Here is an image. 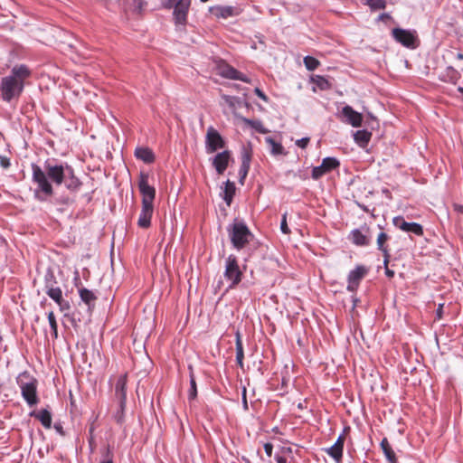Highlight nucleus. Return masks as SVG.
Masks as SVG:
<instances>
[{"mask_svg":"<svg viewBox=\"0 0 463 463\" xmlns=\"http://www.w3.org/2000/svg\"><path fill=\"white\" fill-rule=\"evenodd\" d=\"M57 305L59 306L61 312H64L70 309V304L65 299H61L60 302L57 303Z\"/></svg>","mask_w":463,"mask_h":463,"instance_id":"nucleus-44","label":"nucleus"},{"mask_svg":"<svg viewBox=\"0 0 463 463\" xmlns=\"http://www.w3.org/2000/svg\"><path fill=\"white\" fill-rule=\"evenodd\" d=\"M31 416L34 417L35 419L40 420V422L42 423V425L44 428H47V429L51 428V426H52V414H51V412L48 410L43 409V410H41L39 411H33L31 413Z\"/></svg>","mask_w":463,"mask_h":463,"instance_id":"nucleus-22","label":"nucleus"},{"mask_svg":"<svg viewBox=\"0 0 463 463\" xmlns=\"http://www.w3.org/2000/svg\"><path fill=\"white\" fill-rule=\"evenodd\" d=\"M392 223L395 227L403 232H411L418 236H421L423 234V228L420 223L408 222L402 216L394 217Z\"/></svg>","mask_w":463,"mask_h":463,"instance_id":"nucleus-11","label":"nucleus"},{"mask_svg":"<svg viewBox=\"0 0 463 463\" xmlns=\"http://www.w3.org/2000/svg\"><path fill=\"white\" fill-rule=\"evenodd\" d=\"M350 431V427L349 426H346L344 428L342 433L338 436L336 441L335 442V445H338L340 446L341 448L344 449V444L346 440V436L347 434L349 433Z\"/></svg>","mask_w":463,"mask_h":463,"instance_id":"nucleus-39","label":"nucleus"},{"mask_svg":"<svg viewBox=\"0 0 463 463\" xmlns=\"http://www.w3.org/2000/svg\"><path fill=\"white\" fill-rule=\"evenodd\" d=\"M107 454H108V458L105 459V460L100 461V463H113L112 458L110 457H109V449L107 450Z\"/></svg>","mask_w":463,"mask_h":463,"instance_id":"nucleus-52","label":"nucleus"},{"mask_svg":"<svg viewBox=\"0 0 463 463\" xmlns=\"http://www.w3.org/2000/svg\"><path fill=\"white\" fill-rule=\"evenodd\" d=\"M0 165L3 168H8L10 166V161L7 157L0 156Z\"/></svg>","mask_w":463,"mask_h":463,"instance_id":"nucleus-47","label":"nucleus"},{"mask_svg":"<svg viewBox=\"0 0 463 463\" xmlns=\"http://www.w3.org/2000/svg\"><path fill=\"white\" fill-rule=\"evenodd\" d=\"M190 5L191 1L173 5V18L176 26L184 27L186 25Z\"/></svg>","mask_w":463,"mask_h":463,"instance_id":"nucleus-8","label":"nucleus"},{"mask_svg":"<svg viewBox=\"0 0 463 463\" xmlns=\"http://www.w3.org/2000/svg\"><path fill=\"white\" fill-rule=\"evenodd\" d=\"M342 114L345 118V122L350 124L354 128H358L362 125V114L354 110L352 107L348 105L345 106L342 109Z\"/></svg>","mask_w":463,"mask_h":463,"instance_id":"nucleus-15","label":"nucleus"},{"mask_svg":"<svg viewBox=\"0 0 463 463\" xmlns=\"http://www.w3.org/2000/svg\"><path fill=\"white\" fill-rule=\"evenodd\" d=\"M304 64L308 71H314L319 66L320 62L312 56H306L304 58Z\"/></svg>","mask_w":463,"mask_h":463,"instance_id":"nucleus-36","label":"nucleus"},{"mask_svg":"<svg viewBox=\"0 0 463 463\" xmlns=\"http://www.w3.org/2000/svg\"><path fill=\"white\" fill-rule=\"evenodd\" d=\"M17 383L24 401L29 406H34L39 402L37 396L38 382L35 378L27 373H21L17 378Z\"/></svg>","mask_w":463,"mask_h":463,"instance_id":"nucleus-3","label":"nucleus"},{"mask_svg":"<svg viewBox=\"0 0 463 463\" xmlns=\"http://www.w3.org/2000/svg\"><path fill=\"white\" fill-rule=\"evenodd\" d=\"M135 156L137 159H140L146 164L153 163L155 160V155L148 147H137L135 151Z\"/></svg>","mask_w":463,"mask_h":463,"instance_id":"nucleus-23","label":"nucleus"},{"mask_svg":"<svg viewBox=\"0 0 463 463\" xmlns=\"http://www.w3.org/2000/svg\"><path fill=\"white\" fill-rule=\"evenodd\" d=\"M439 78L442 81L456 84L460 78V73L452 66H448L446 70L439 74Z\"/></svg>","mask_w":463,"mask_h":463,"instance_id":"nucleus-21","label":"nucleus"},{"mask_svg":"<svg viewBox=\"0 0 463 463\" xmlns=\"http://www.w3.org/2000/svg\"><path fill=\"white\" fill-rule=\"evenodd\" d=\"M254 92H255V94H256L259 98H260L263 101L268 102V99H268L267 95H266V94H265L261 90H260L259 88H256V89L254 90Z\"/></svg>","mask_w":463,"mask_h":463,"instance_id":"nucleus-46","label":"nucleus"},{"mask_svg":"<svg viewBox=\"0 0 463 463\" xmlns=\"http://www.w3.org/2000/svg\"><path fill=\"white\" fill-rule=\"evenodd\" d=\"M381 448L390 463H397V458L393 449H392L388 439L383 438L381 441Z\"/></svg>","mask_w":463,"mask_h":463,"instance_id":"nucleus-26","label":"nucleus"},{"mask_svg":"<svg viewBox=\"0 0 463 463\" xmlns=\"http://www.w3.org/2000/svg\"><path fill=\"white\" fill-rule=\"evenodd\" d=\"M459 69L463 71V66H459Z\"/></svg>","mask_w":463,"mask_h":463,"instance_id":"nucleus-58","label":"nucleus"},{"mask_svg":"<svg viewBox=\"0 0 463 463\" xmlns=\"http://www.w3.org/2000/svg\"><path fill=\"white\" fill-rule=\"evenodd\" d=\"M219 74L226 79L250 82V80L241 72L229 64H222L218 67Z\"/></svg>","mask_w":463,"mask_h":463,"instance_id":"nucleus-14","label":"nucleus"},{"mask_svg":"<svg viewBox=\"0 0 463 463\" xmlns=\"http://www.w3.org/2000/svg\"><path fill=\"white\" fill-rule=\"evenodd\" d=\"M265 142L267 143L269 152L273 156H279L285 154L284 147L280 142L276 141L271 137H267L265 138Z\"/></svg>","mask_w":463,"mask_h":463,"instance_id":"nucleus-24","label":"nucleus"},{"mask_svg":"<svg viewBox=\"0 0 463 463\" xmlns=\"http://www.w3.org/2000/svg\"><path fill=\"white\" fill-rule=\"evenodd\" d=\"M454 211L457 212L459 214L463 213V205L459 203H454L453 204Z\"/></svg>","mask_w":463,"mask_h":463,"instance_id":"nucleus-50","label":"nucleus"},{"mask_svg":"<svg viewBox=\"0 0 463 463\" xmlns=\"http://www.w3.org/2000/svg\"><path fill=\"white\" fill-rule=\"evenodd\" d=\"M277 463H287V459L283 457H277Z\"/></svg>","mask_w":463,"mask_h":463,"instance_id":"nucleus-53","label":"nucleus"},{"mask_svg":"<svg viewBox=\"0 0 463 463\" xmlns=\"http://www.w3.org/2000/svg\"><path fill=\"white\" fill-rule=\"evenodd\" d=\"M309 143V137H303L296 141V145L301 148H306Z\"/></svg>","mask_w":463,"mask_h":463,"instance_id":"nucleus-45","label":"nucleus"},{"mask_svg":"<svg viewBox=\"0 0 463 463\" xmlns=\"http://www.w3.org/2000/svg\"><path fill=\"white\" fill-rule=\"evenodd\" d=\"M280 231L284 234H289L290 233V230H289V228L288 226V222H287V213H285L282 215V219H281V222H280Z\"/></svg>","mask_w":463,"mask_h":463,"instance_id":"nucleus-42","label":"nucleus"},{"mask_svg":"<svg viewBox=\"0 0 463 463\" xmlns=\"http://www.w3.org/2000/svg\"><path fill=\"white\" fill-rule=\"evenodd\" d=\"M127 376L121 375L118 377L115 386V392L117 398L119 400V407L121 411L125 409L127 400Z\"/></svg>","mask_w":463,"mask_h":463,"instance_id":"nucleus-16","label":"nucleus"},{"mask_svg":"<svg viewBox=\"0 0 463 463\" xmlns=\"http://www.w3.org/2000/svg\"><path fill=\"white\" fill-rule=\"evenodd\" d=\"M392 36L398 43L405 47L414 49L417 46V37L413 32L395 28L392 30Z\"/></svg>","mask_w":463,"mask_h":463,"instance_id":"nucleus-9","label":"nucleus"},{"mask_svg":"<svg viewBox=\"0 0 463 463\" xmlns=\"http://www.w3.org/2000/svg\"><path fill=\"white\" fill-rule=\"evenodd\" d=\"M55 429H56V430H57L59 433H61V434H62V435H63L62 427H61V426H55Z\"/></svg>","mask_w":463,"mask_h":463,"instance_id":"nucleus-56","label":"nucleus"},{"mask_svg":"<svg viewBox=\"0 0 463 463\" xmlns=\"http://www.w3.org/2000/svg\"><path fill=\"white\" fill-rule=\"evenodd\" d=\"M243 404L245 408H247V400H246V390L243 391Z\"/></svg>","mask_w":463,"mask_h":463,"instance_id":"nucleus-55","label":"nucleus"},{"mask_svg":"<svg viewBox=\"0 0 463 463\" xmlns=\"http://www.w3.org/2000/svg\"><path fill=\"white\" fill-rule=\"evenodd\" d=\"M242 121L260 134H267L269 132V130L263 126L260 120H252L242 118Z\"/></svg>","mask_w":463,"mask_h":463,"instance_id":"nucleus-32","label":"nucleus"},{"mask_svg":"<svg viewBox=\"0 0 463 463\" xmlns=\"http://www.w3.org/2000/svg\"><path fill=\"white\" fill-rule=\"evenodd\" d=\"M366 5L373 10L384 9L386 6V0H366Z\"/></svg>","mask_w":463,"mask_h":463,"instance_id":"nucleus-38","label":"nucleus"},{"mask_svg":"<svg viewBox=\"0 0 463 463\" xmlns=\"http://www.w3.org/2000/svg\"><path fill=\"white\" fill-rule=\"evenodd\" d=\"M354 138L357 144H359L361 146H364L370 141L371 133L366 130H357L354 134Z\"/></svg>","mask_w":463,"mask_h":463,"instance_id":"nucleus-30","label":"nucleus"},{"mask_svg":"<svg viewBox=\"0 0 463 463\" xmlns=\"http://www.w3.org/2000/svg\"><path fill=\"white\" fill-rule=\"evenodd\" d=\"M223 276L230 282L229 288H235L241 281L243 273L240 269L236 256L230 255L225 260Z\"/></svg>","mask_w":463,"mask_h":463,"instance_id":"nucleus-5","label":"nucleus"},{"mask_svg":"<svg viewBox=\"0 0 463 463\" xmlns=\"http://www.w3.org/2000/svg\"><path fill=\"white\" fill-rule=\"evenodd\" d=\"M442 312H443V304H439L437 308V311H436L438 319H440L442 317Z\"/></svg>","mask_w":463,"mask_h":463,"instance_id":"nucleus-51","label":"nucleus"},{"mask_svg":"<svg viewBox=\"0 0 463 463\" xmlns=\"http://www.w3.org/2000/svg\"><path fill=\"white\" fill-rule=\"evenodd\" d=\"M197 396V387L193 372L190 373V390L188 393L189 400H194Z\"/></svg>","mask_w":463,"mask_h":463,"instance_id":"nucleus-37","label":"nucleus"},{"mask_svg":"<svg viewBox=\"0 0 463 463\" xmlns=\"http://www.w3.org/2000/svg\"><path fill=\"white\" fill-rule=\"evenodd\" d=\"M386 275L390 278L393 277L394 272L392 270H390L389 269H386Z\"/></svg>","mask_w":463,"mask_h":463,"instance_id":"nucleus-54","label":"nucleus"},{"mask_svg":"<svg viewBox=\"0 0 463 463\" xmlns=\"http://www.w3.org/2000/svg\"><path fill=\"white\" fill-rule=\"evenodd\" d=\"M235 194V184L231 181H226L222 191V198L226 202L227 205L230 206Z\"/></svg>","mask_w":463,"mask_h":463,"instance_id":"nucleus-25","label":"nucleus"},{"mask_svg":"<svg viewBox=\"0 0 463 463\" xmlns=\"http://www.w3.org/2000/svg\"><path fill=\"white\" fill-rule=\"evenodd\" d=\"M66 188L70 191L76 192L80 189L81 183L74 174L73 168L71 166L67 170L65 180L63 181Z\"/></svg>","mask_w":463,"mask_h":463,"instance_id":"nucleus-19","label":"nucleus"},{"mask_svg":"<svg viewBox=\"0 0 463 463\" xmlns=\"http://www.w3.org/2000/svg\"><path fill=\"white\" fill-rule=\"evenodd\" d=\"M449 55L451 58H456V59H458V60H459V61H463V54H462V53H460V52H454L450 51V52H449Z\"/></svg>","mask_w":463,"mask_h":463,"instance_id":"nucleus-49","label":"nucleus"},{"mask_svg":"<svg viewBox=\"0 0 463 463\" xmlns=\"http://www.w3.org/2000/svg\"><path fill=\"white\" fill-rule=\"evenodd\" d=\"M79 294L80 299L89 307V308L94 306L97 298L92 291L82 288L79 289Z\"/></svg>","mask_w":463,"mask_h":463,"instance_id":"nucleus-27","label":"nucleus"},{"mask_svg":"<svg viewBox=\"0 0 463 463\" xmlns=\"http://www.w3.org/2000/svg\"><path fill=\"white\" fill-rule=\"evenodd\" d=\"M47 318H48L51 329L52 331V335L56 339L58 337V324H57L53 311H50L47 314Z\"/></svg>","mask_w":463,"mask_h":463,"instance_id":"nucleus-35","label":"nucleus"},{"mask_svg":"<svg viewBox=\"0 0 463 463\" xmlns=\"http://www.w3.org/2000/svg\"><path fill=\"white\" fill-rule=\"evenodd\" d=\"M138 188L142 195V203L153 204L156 190L148 184V175L145 173L139 175Z\"/></svg>","mask_w":463,"mask_h":463,"instance_id":"nucleus-7","label":"nucleus"},{"mask_svg":"<svg viewBox=\"0 0 463 463\" xmlns=\"http://www.w3.org/2000/svg\"><path fill=\"white\" fill-rule=\"evenodd\" d=\"M211 13L217 18H229L237 14V12L232 6L217 5L210 8Z\"/></svg>","mask_w":463,"mask_h":463,"instance_id":"nucleus-20","label":"nucleus"},{"mask_svg":"<svg viewBox=\"0 0 463 463\" xmlns=\"http://www.w3.org/2000/svg\"><path fill=\"white\" fill-rule=\"evenodd\" d=\"M222 99L232 109H235L236 105L239 103L238 99L233 96L222 95Z\"/></svg>","mask_w":463,"mask_h":463,"instance_id":"nucleus-40","label":"nucleus"},{"mask_svg":"<svg viewBox=\"0 0 463 463\" xmlns=\"http://www.w3.org/2000/svg\"><path fill=\"white\" fill-rule=\"evenodd\" d=\"M343 448L334 443L330 448L325 450L336 462H340L343 457Z\"/></svg>","mask_w":463,"mask_h":463,"instance_id":"nucleus-33","label":"nucleus"},{"mask_svg":"<svg viewBox=\"0 0 463 463\" xmlns=\"http://www.w3.org/2000/svg\"><path fill=\"white\" fill-rule=\"evenodd\" d=\"M458 90L459 92L463 93V88H462V87H459V88L458 89Z\"/></svg>","mask_w":463,"mask_h":463,"instance_id":"nucleus-57","label":"nucleus"},{"mask_svg":"<svg viewBox=\"0 0 463 463\" xmlns=\"http://www.w3.org/2000/svg\"><path fill=\"white\" fill-rule=\"evenodd\" d=\"M227 232L231 241L236 250H241L244 248L253 237L246 224L241 222H234L230 225L227 228Z\"/></svg>","mask_w":463,"mask_h":463,"instance_id":"nucleus-4","label":"nucleus"},{"mask_svg":"<svg viewBox=\"0 0 463 463\" xmlns=\"http://www.w3.org/2000/svg\"><path fill=\"white\" fill-rule=\"evenodd\" d=\"M366 273L367 269L364 266H357L354 269L351 270L347 278V290L351 292L355 291Z\"/></svg>","mask_w":463,"mask_h":463,"instance_id":"nucleus-12","label":"nucleus"},{"mask_svg":"<svg viewBox=\"0 0 463 463\" xmlns=\"http://www.w3.org/2000/svg\"><path fill=\"white\" fill-rule=\"evenodd\" d=\"M225 147V141L221 134L213 128L209 127L205 135V150L207 154H213Z\"/></svg>","mask_w":463,"mask_h":463,"instance_id":"nucleus-6","label":"nucleus"},{"mask_svg":"<svg viewBox=\"0 0 463 463\" xmlns=\"http://www.w3.org/2000/svg\"><path fill=\"white\" fill-rule=\"evenodd\" d=\"M350 241L357 246H367L369 245L371 239L368 235V229H365V232H363L359 229H354L349 235Z\"/></svg>","mask_w":463,"mask_h":463,"instance_id":"nucleus-18","label":"nucleus"},{"mask_svg":"<svg viewBox=\"0 0 463 463\" xmlns=\"http://www.w3.org/2000/svg\"><path fill=\"white\" fill-rule=\"evenodd\" d=\"M264 450L268 457H271L272 450H273V445L271 443H265L264 444Z\"/></svg>","mask_w":463,"mask_h":463,"instance_id":"nucleus-48","label":"nucleus"},{"mask_svg":"<svg viewBox=\"0 0 463 463\" xmlns=\"http://www.w3.org/2000/svg\"><path fill=\"white\" fill-rule=\"evenodd\" d=\"M67 164H52L47 160L43 168L37 164L31 165L32 181L36 187L33 191L34 197L39 201H44L46 197L53 195L52 182L56 185H61L65 180L68 168Z\"/></svg>","mask_w":463,"mask_h":463,"instance_id":"nucleus-1","label":"nucleus"},{"mask_svg":"<svg viewBox=\"0 0 463 463\" xmlns=\"http://www.w3.org/2000/svg\"><path fill=\"white\" fill-rule=\"evenodd\" d=\"M153 204L142 203L141 212L137 220V225L142 229H147L151 225V218L153 215Z\"/></svg>","mask_w":463,"mask_h":463,"instance_id":"nucleus-17","label":"nucleus"},{"mask_svg":"<svg viewBox=\"0 0 463 463\" xmlns=\"http://www.w3.org/2000/svg\"><path fill=\"white\" fill-rule=\"evenodd\" d=\"M389 236L385 232H381L378 234L377 237V247L378 250L383 251L384 257H385V264L388 262L389 253L387 248L384 246L385 242L388 241Z\"/></svg>","mask_w":463,"mask_h":463,"instance_id":"nucleus-28","label":"nucleus"},{"mask_svg":"<svg viewBox=\"0 0 463 463\" xmlns=\"http://www.w3.org/2000/svg\"><path fill=\"white\" fill-rule=\"evenodd\" d=\"M31 75V71L24 64L15 65L11 71V74L2 79L0 90L5 100L10 101L18 97L24 85V80Z\"/></svg>","mask_w":463,"mask_h":463,"instance_id":"nucleus-2","label":"nucleus"},{"mask_svg":"<svg viewBox=\"0 0 463 463\" xmlns=\"http://www.w3.org/2000/svg\"><path fill=\"white\" fill-rule=\"evenodd\" d=\"M249 169H250L249 165L241 164V165L240 167V171H239V174L241 175V181H242L247 176Z\"/></svg>","mask_w":463,"mask_h":463,"instance_id":"nucleus-43","label":"nucleus"},{"mask_svg":"<svg viewBox=\"0 0 463 463\" xmlns=\"http://www.w3.org/2000/svg\"><path fill=\"white\" fill-rule=\"evenodd\" d=\"M232 158L231 152L224 150L216 154L212 159V165L219 175H222L229 165Z\"/></svg>","mask_w":463,"mask_h":463,"instance_id":"nucleus-13","label":"nucleus"},{"mask_svg":"<svg viewBox=\"0 0 463 463\" xmlns=\"http://www.w3.org/2000/svg\"><path fill=\"white\" fill-rule=\"evenodd\" d=\"M243 358H244V354H243L242 343H241V337H240L239 334H237V339H236V361H237L238 364L241 367L243 366Z\"/></svg>","mask_w":463,"mask_h":463,"instance_id":"nucleus-34","label":"nucleus"},{"mask_svg":"<svg viewBox=\"0 0 463 463\" xmlns=\"http://www.w3.org/2000/svg\"><path fill=\"white\" fill-rule=\"evenodd\" d=\"M250 159H251V154H250V151L249 149H247L246 147L243 148L242 152H241V164H245V165H250Z\"/></svg>","mask_w":463,"mask_h":463,"instance_id":"nucleus-41","label":"nucleus"},{"mask_svg":"<svg viewBox=\"0 0 463 463\" xmlns=\"http://www.w3.org/2000/svg\"><path fill=\"white\" fill-rule=\"evenodd\" d=\"M338 166L339 161L335 157H326L320 165L315 166L312 169L311 176L313 179L317 180Z\"/></svg>","mask_w":463,"mask_h":463,"instance_id":"nucleus-10","label":"nucleus"},{"mask_svg":"<svg viewBox=\"0 0 463 463\" xmlns=\"http://www.w3.org/2000/svg\"><path fill=\"white\" fill-rule=\"evenodd\" d=\"M46 294L56 303L63 299L62 291L59 287H52V285H46Z\"/></svg>","mask_w":463,"mask_h":463,"instance_id":"nucleus-29","label":"nucleus"},{"mask_svg":"<svg viewBox=\"0 0 463 463\" xmlns=\"http://www.w3.org/2000/svg\"><path fill=\"white\" fill-rule=\"evenodd\" d=\"M311 81L321 90L331 89V84L327 79L321 75H314L311 77Z\"/></svg>","mask_w":463,"mask_h":463,"instance_id":"nucleus-31","label":"nucleus"}]
</instances>
